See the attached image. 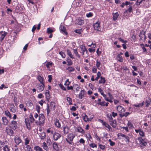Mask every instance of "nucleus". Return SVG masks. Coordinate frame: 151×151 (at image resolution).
I'll list each match as a JSON object with an SVG mask.
<instances>
[{"instance_id":"obj_33","label":"nucleus","mask_w":151,"mask_h":151,"mask_svg":"<svg viewBox=\"0 0 151 151\" xmlns=\"http://www.w3.org/2000/svg\"><path fill=\"white\" fill-rule=\"evenodd\" d=\"M7 143V142L6 141H0V148H1L3 146H4Z\"/></svg>"},{"instance_id":"obj_22","label":"nucleus","mask_w":151,"mask_h":151,"mask_svg":"<svg viewBox=\"0 0 151 151\" xmlns=\"http://www.w3.org/2000/svg\"><path fill=\"white\" fill-rule=\"evenodd\" d=\"M54 121L55 126L58 128L60 127L61 126V124L59 120L57 119H55Z\"/></svg>"},{"instance_id":"obj_13","label":"nucleus","mask_w":151,"mask_h":151,"mask_svg":"<svg viewBox=\"0 0 151 151\" xmlns=\"http://www.w3.org/2000/svg\"><path fill=\"white\" fill-rule=\"evenodd\" d=\"M110 124L114 128H116L117 125V122L115 120H112L109 121Z\"/></svg>"},{"instance_id":"obj_64","label":"nucleus","mask_w":151,"mask_h":151,"mask_svg":"<svg viewBox=\"0 0 151 151\" xmlns=\"http://www.w3.org/2000/svg\"><path fill=\"white\" fill-rule=\"evenodd\" d=\"M45 101H44L42 99L41 101H39L38 102L39 104H40L42 106L43 103H45Z\"/></svg>"},{"instance_id":"obj_35","label":"nucleus","mask_w":151,"mask_h":151,"mask_svg":"<svg viewBox=\"0 0 151 151\" xmlns=\"http://www.w3.org/2000/svg\"><path fill=\"white\" fill-rule=\"evenodd\" d=\"M117 59L120 62H122L123 60V59L122 58V56L121 55L119 54H118L116 57Z\"/></svg>"},{"instance_id":"obj_11","label":"nucleus","mask_w":151,"mask_h":151,"mask_svg":"<svg viewBox=\"0 0 151 151\" xmlns=\"http://www.w3.org/2000/svg\"><path fill=\"white\" fill-rule=\"evenodd\" d=\"M7 32L5 31H1L0 32V34L1 35L0 37V41H2L4 38L7 35Z\"/></svg>"},{"instance_id":"obj_58","label":"nucleus","mask_w":151,"mask_h":151,"mask_svg":"<svg viewBox=\"0 0 151 151\" xmlns=\"http://www.w3.org/2000/svg\"><path fill=\"white\" fill-rule=\"evenodd\" d=\"M109 141L110 143V145L111 146H113L115 145V143L114 142L112 141L111 139H109Z\"/></svg>"},{"instance_id":"obj_63","label":"nucleus","mask_w":151,"mask_h":151,"mask_svg":"<svg viewBox=\"0 0 151 151\" xmlns=\"http://www.w3.org/2000/svg\"><path fill=\"white\" fill-rule=\"evenodd\" d=\"M53 32L52 29L50 28H48L47 29V32L48 33H51Z\"/></svg>"},{"instance_id":"obj_54","label":"nucleus","mask_w":151,"mask_h":151,"mask_svg":"<svg viewBox=\"0 0 151 151\" xmlns=\"http://www.w3.org/2000/svg\"><path fill=\"white\" fill-rule=\"evenodd\" d=\"M70 82L69 81V79H67L66 80L65 83L64 85L65 86H68L70 84Z\"/></svg>"},{"instance_id":"obj_15","label":"nucleus","mask_w":151,"mask_h":151,"mask_svg":"<svg viewBox=\"0 0 151 151\" xmlns=\"http://www.w3.org/2000/svg\"><path fill=\"white\" fill-rule=\"evenodd\" d=\"M116 110L119 113H122L125 111L124 108L121 106H119L116 107Z\"/></svg>"},{"instance_id":"obj_38","label":"nucleus","mask_w":151,"mask_h":151,"mask_svg":"<svg viewBox=\"0 0 151 151\" xmlns=\"http://www.w3.org/2000/svg\"><path fill=\"white\" fill-rule=\"evenodd\" d=\"M42 147L43 149L46 151L48 150L49 148L45 142H44L43 143Z\"/></svg>"},{"instance_id":"obj_43","label":"nucleus","mask_w":151,"mask_h":151,"mask_svg":"<svg viewBox=\"0 0 151 151\" xmlns=\"http://www.w3.org/2000/svg\"><path fill=\"white\" fill-rule=\"evenodd\" d=\"M105 80L104 78L101 77V79L99 81V83H105Z\"/></svg>"},{"instance_id":"obj_7","label":"nucleus","mask_w":151,"mask_h":151,"mask_svg":"<svg viewBox=\"0 0 151 151\" xmlns=\"http://www.w3.org/2000/svg\"><path fill=\"white\" fill-rule=\"evenodd\" d=\"M100 23L99 22H97L94 24L93 27L95 30L98 31H100L101 28L100 26Z\"/></svg>"},{"instance_id":"obj_3","label":"nucleus","mask_w":151,"mask_h":151,"mask_svg":"<svg viewBox=\"0 0 151 151\" xmlns=\"http://www.w3.org/2000/svg\"><path fill=\"white\" fill-rule=\"evenodd\" d=\"M47 108L46 109L47 113V115H48L51 110H54L55 109V103L54 102H51L50 104V106L48 104H47Z\"/></svg>"},{"instance_id":"obj_23","label":"nucleus","mask_w":151,"mask_h":151,"mask_svg":"<svg viewBox=\"0 0 151 151\" xmlns=\"http://www.w3.org/2000/svg\"><path fill=\"white\" fill-rule=\"evenodd\" d=\"M84 91L83 90H82L79 93L78 97L80 99H82L84 97Z\"/></svg>"},{"instance_id":"obj_59","label":"nucleus","mask_w":151,"mask_h":151,"mask_svg":"<svg viewBox=\"0 0 151 151\" xmlns=\"http://www.w3.org/2000/svg\"><path fill=\"white\" fill-rule=\"evenodd\" d=\"M93 15V14L91 12H89L86 15V16L88 17H92Z\"/></svg>"},{"instance_id":"obj_8","label":"nucleus","mask_w":151,"mask_h":151,"mask_svg":"<svg viewBox=\"0 0 151 151\" xmlns=\"http://www.w3.org/2000/svg\"><path fill=\"white\" fill-rule=\"evenodd\" d=\"M25 123L26 126L28 130H30L31 129L30 122H29V119L28 118H25Z\"/></svg>"},{"instance_id":"obj_5","label":"nucleus","mask_w":151,"mask_h":151,"mask_svg":"<svg viewBox=\"0 0 151 151\" xmlns=\"http://www.w3.org/2000/svg\"><path fill=\"white\" fill-rule=\"evenodd\" d=\"M11 128H12V127H11L10 126L6 127V132L8 135L11 136H13V135L14 132Z\"/></svg>"},{"instance_id":"obj_52","label":"nucleus","mask_w":151,"mask_h":151,"mask_svg":"<svg viewBox=\"0 0 151 151\" xmlns=\"http://www.w3.org/2000/svg\"><path fill=\"white\" fill-rule=\"evenodd\" d=\"M143 103H139L138 104H134V105L136 107H139L140 106H142L143 105Z\"/></svg>"},{"instance_id":"obj_41","label":"nucleus","mask_w":151,"mask_h":151,"mask_svg":"<svg viewBox=\"0 0 151 151\" xmlns=\"http://www.w3.org/2000/svg\"><path fill=\"white\" fill-rule=\"evenodd\" d=\"M5 113L7 116L9 117L10 118H11V115L9 112L8 110H6L5 111Z\"/></svg>"},{"instance_id":"obj_48","label":"nucleus","mask_w":151,"mask_h":151,"mask_svg":"<svg viewBox=\"0 0 151 151\" xmlns=\"http://www.w3.org/2000/svg\"><path fill=\"white\" fill-rule=\"evenodd\" d=\"M151 100H146L145 101V105L147 107H148L150 104Z\"/></svg>"},{"instance_id":"obj_46","label":"nucleus","mask_w":151,"mask_h":151,"mask_svg":"<svg viewBox=\"0 0 151 151\" xmlns=\"http://www.w3.org/2000/svg\"><path fill=\"white\" fill-rule=\"evenodd\" d=\"M29 119H30V122L31 123H33L35 121V119L33 117V116L30 114L29 116Z\"/></svg>"},{"instance_id":"obj_42","label":"nucleus","mask_w":151,"mask_h":151,"mask_svg":"<svg viewBox=\"0 0 151 151\" xmlns=\"http://www.w3.org/2000/svg\"><path fill=\"white\" fill-rule=\"evenodd\" d=\"M45 95L46 99L48 101H49V100L50 99V93L49 91H48L47 92H46Z\"/></svg>"},{"instance_id":"obj_56","label":"nucleus","mask_w":151,"mask_h":151,"mask_svg":"<svg viewBox=\"0 0 151 151\" xmlns=\"http://www.w3.org/2000/svg\"><path fill=\"white\" fill-rule=\"evenodd\" d=\"M40 107L39 105H36V109L37 111L38 114L40 113Z\"/></svg>"},{"instance_id":"obj_26","label":"nucleus","mask_w":151,"mask_h":151,"mask_svg":"<svg viewBox=\"0 0 151 151\" xmlns=\"http://www.w3.org/2000/svg\"><path fill=\"white\" fill-rule=\"evenodd\" d=\"M37 78L39 81L42 84H44V78L40 76H39L37 77Z\"/></svg>"},{"instance_id":"obj_28","label":"nucleus","mask_w":151,"mask_h":151,"mask_svg":"<svg viewBox=\"0 0 151 151\" xmlns=\"http://www.w3.org/2000/svg\"><path fill=\"white\" fill-rule=\"evenodd\" d=\"M80 48L81 49V50L82 51V53L83 55H84V52H85L86 51L87 52V50L85 46L81 45L80 46Z\"/></svg>"},{"instance_id":"obj_60","label":"nucleus","mask_w":151,"mask_h":151,"mask_svg":"<svg viewBox=\"0 0 151 151\" xmlns=\"http://www.w3.org/2000/svg\"><path fill=\"white\" fill-rule=\"evenodd\" d=\"M89 146L92 148H94L95 147H97L96 145L94 143H91L90 144Z\"/></svg>"},{"instance_id":"obj_62","label":"nucleus","mask_w":151,"mask_h":151,"mask_svg":"<svg viewBox=\"0 0 151 151\" xmlns=\"http://www.w3.org/2000/svg\"><path fill=\"white\" fill-rule=\"evenodd\" d=\"M47 132L48 133H50L51 134H53V131L52 130H51L49 128L47 130Z\"/></svg>"},{"instance_id":"obj_24","label":"nucleus","mask_w":151,"mask_h":151,"mask_svg":"<svg viewBox=\"0 0 151 151\" xmlns=\"http://www.w3.org/2000/svg\"><path fill=\"white\" fill-rule=\"evenodd\" d=\"M53 148L56 151H58L59 150V147L58 144L56 142H54L52 145Z\"/></svg>"},{"instance_id":"obj_20","label":"nucleus","mask_w":151,"mask_h":151,"mask_svg":"<svg viewBox=\"0 0 151 151\" xmlns=\"http://www.w3.org/2000/svg\"><path fill=\"white\" fill-rule=\"evenodd\" d=\"M135 130L136 133H139V135L142 137L144 136V132L141 129H135Z\"/></svg>"},{"instance_id":"obj_25","label":"nucleus","mask_w":151,"mask_h":151,"mask_svg":"<svg viewBox=\"0 0 151 151\" xmlns=\"http://www.w3.org/2000/svg\"><path fill=\"white\" fill-rule=\"evenodd\" d=\"M2 120L3 121V124L4 125H7L8 123V121L7 120V118L6 117H3L2 118Z\"/></svg>"},{"instance_id":"obj_39","label":"nucleus","mask_w":151,"mask_h":151,"mask_svg":"<svg viewBox=\"0 0 151 151\" xmlns=\"http://www.w3.org/2000/svg\"><path fill=\"white\" fill-rule=\"evenodd\" d=\"M83 119L85 122H88L89 121H91V119H89L88 116L87 115H85L83 117Z\"/></svg>"},{"instance_id":"obj_9","label":"nucleus","mask_w":151,"mask_h":151,"mask_svg":"<svg viewBox=\"0 0 151 151\" xmlns=\"http://www.w3.org/2000/svg\"><path fill=\"white\" fill-rule=\"evenodd\" d=\"M84 23V21L82 19L79 18L76 19L75 21V23L80 25H83Z\"/></svg>"},{"instance_id":"obj_4","label":"nucleus","mask_w":151,"mask_h":151,"mask_svg":"<svg viewBox=\"0 0 151 151\" xmlns=\"http://www.w3.org/2000/svg\"><path fill=\"white\" fill-rule=\"evenodd\" d=\"M75 137V136L73 133H70L67 136V138H66V140L70 144L73 145L72 141Z\"/></svg>"},{"instance_id":"obj_50","label":"nucleus","mask_w":151,"mask_h":151,"mask_svg":"<svg viewBox=\"0 0 151 151\" xmlns=\"http://www.w3.org/2000/svg\"><path fill=\"white\" fill-rule=\"evenodd\" d=\"M29 140L28 138H26L25 139V145H27L29 143Z\"/></svg>"},{"instance_id":"obj_51","label":"nucleus","mask_w":151,"mask_h":151,"mask_svg":"<svg viewBox=\"0 0 151 151\" xmlns=\"http://www.w3.org/2000/svg\"><path fill=\"white\" fill-rule=\"evenodd\" d=\"M59 54L61 55L63 58H64L65 57V54L64 52L60 51L59 52Z\"/></svg>"},{"instance_id":"obj_61","label":"nucleus","mask_w":151,"mask_h":151,"mask_svg":"<svg viewBox=\"0 0 151 151\" xmlns=\"http://www.w3.org/2000/svg\"><path fill=\"white\" fill-rule=\"evenodd\" d=\"M143 1H144L143 0H137L136 4L137 5H139Z\"/></svg>"},{"instance_id":"obj_44","label":"nucleus","mask_w":151,"mask_h":151,"mask_svg":"<svg viewBox=\"0 0 151 151\" xmlns=\"http://www.w3.org/2000/svg\"><path fill=\"white\" fill-rule=\"evenodd\" d=\"M112 115L111 114H108L107 115V117L108 118L109 121H111V120H113V119L112 117Z\"/></svg>"},{"instance_id":"obj_12","label":"nucleus","mask_w":151,"mask_h":151,"mask_svg":"<svg viewBox=\"0 0 151 151\" xmlns=\"http://www.w3.org/2000/svg\"><path fill=\"white\" fill-rule=\"evenodd\" d=\"M14 140L17 145H19L22 142L20 137L18 136H16L14 138Z\"/></svg>"},{"instance_id":"obj_17","label":"nucleus","mask_w":151,"mask_h":151,"mask_svg":"<svg viewBox=\"0 0 151 151\" xmlns=\"http://www.w3.org/2000/svg\"><path fill=\"white\" fill-rule=\"evenodd\" d=\"M145 32H144L143 31H142L139 35L140 39L141 40L143 39L144 38V40H145L146 38V36L145 35Z\"/></svg>"},{"instance_id":"obj_10","label":"nucleus","mask_w":151,"mask_h":151,"mask_svg":"<svg viewBox=\"0 0 151 151\" xmlns=\"http://www.w3.org/2000/svg\"><path fill=\"white\" fill-rule=\"evenodd\" d=\"M61 136V134L58 132H55L53 134V139L55 141L57 140Z\"/></svg>"},{"instance_id":"obj_57","label":"nucleus","mask_w":151,"mask_h":151,"mask_svg":"<svg viewBox=\"0 0 151 151\" xmlns=\"http://www.w3.org/2000/svg\"><path fill=\"white\" fill-rule=\"evenodd\" d=\"M118 40L124 43H126L127 42V41L124 40L122 39L121 38H119Z\"/></svg>"},{"instance_id":"obj_49","label":"nucleus","mask_w":151,"mask_h":151,"mask_svg":"<svg viewBox=\"0 0 151 151\" xmlns=\"http://www.w3.org/2000/svg\"><path fill=\"white\" fill-rule=\"evenodd\" d=\"M68 63L67 65H72L73 64V62L72 60L70 59H68L67 60Z\"/></svg>"},{"instance_id":"obj_21","label":"nucleus","mask_w":151,"mask_h":151,"mask_svg":"<svg viewBox=\"0 0 151 151\" xmlns=\"http://www.w3.org/2000/svg\"><path fill=\"white\" fill-rule=\"evenodd\" d=\"M113 19L114 21H116L119 15V14L118 13V12H116L115 13H113Z\"/></svg>"},{"instance_id":"obj_27","label":"nucleus","mask_w":151,"mask_h":151,"mask_svg":"<svg viewBox=\"0 0 151 151\" xmlns=\"http://www.w3.org/2000/svg\"><path fill=\"white\" fill-rule=\"evenodd\" d=\"M73 52L76 56L78 58H81V55L78 53L77 49H73Z\"/></svg>"},{"instance_id":"obj_53","label":"nucleus","mask_w":151,"mask_h":151,"mask_svg":"<svg viewBox=\"0 0 151 151\" xmlns=\"http://www.w3.org/2000/svg\"><path fill=\"white\" fill-rule=\"evenodd\" d=\"M67 69L70 72H72L74 70V68L72 67H68Z\"/></svg>"},{"instance_id":"obj_32","label":"nucleus","mask_w":151,"mask_h":151,"mask_svg":"<svg viewBox=\"0 0 151 151\" xmlns=\"http://www.w3.org/2000/svg\"><path fill=\"white\" fill-rule=\"evenodd\" d=\"M77 131L78 132H80L82 134H84L85 132L84 130L81 128V127H79L77 128Z\"/></svg>"},{"instance_id":"obj_34","label":"nucleus","mask_w":151,"mask_h":151,"mask_svg":"<svg viewBox=\"0 0 151 151\" xmlns=\"http://www.w3.org/2000/svg\"><path fill=\"white\" fill-rule=\"evenodd\" d=\"M26 145V147L24 148L26 151H32L31 147L30 146L28 145Z\"/></svg>"},{"instance_id":"obj_47","label":"nucleus","mask_w":151,"mask_h":151,"mask_svg":"<svg viewBox=\"0 0 151 151\" xmlns=\"http://www.w3.org/2000/svg\"><path fill=\"white\" fill-rule=\"evenodd\" d=\"M98 145L100 148L103 150H104L106 147L105 145H103L100 143L98 144Z\"/></svg>"},{"instance_id":"obj_55","label":"nucleus","mask_w":151,"mask_h":151,"mask_svg":"<svg viewBox=\"0 0 151 151\" xmlns=\"http://www.w3.org/2000/svg\"><path fill=\"white\" fill-rule=\"evenodd\" d=\"M105 100L111 103L113 102V101L112 100V99H109V98L106 97V96L104 98Z\"/></svg>"},{"instance_id":"obj_6","label":"nucleus","mask_w":151,"mask_h":151,"mask_svg":"<svg viewBox=\"0 0 151 151\" xmlns=\"http://www.w3.org/2000/svg\"><path fill=\"white\" fill-rule=\"evenodd\" d=\"M138 139L139 141L140 145L142 147L146 146L147 145V142H145L140 137H138Z\"/></svg>"},{"instance_id":"obj_31","label":"nucleus","mask_w":151,"mask_h":151,"mask_svg":"<svg viewBox=\"0 0 151 151\" xmlns=\"http://www.w3.org/2000/svg\"><path fill=\"white\" fill-rule=\"evenodd\" d=\"M63 130L65 134H66L68 133L69 131L68 127L65 126L63 127Z\"/></svg>"},{"instance_id":"obj_1","label":"nucleus","mask_w":151,"mask_h":151,"mask_svg":"<svg viewBox=\"0 0 151 151\" xmlns=\"http://www.w3.org/2000/svg\"><path fill=\"white\" fill-rule=\"evenodd\" d=\"M45 117L44 115L42 114H40L38 119L36 121V123L37 125L42 126L44 124L45 122Z\"/></svg>"},{"instance_id":"obj_19","label":"nucleus","mask_w":151,"mask_h":151,"mask_svg":"<svg viewBox=\"0 0 151 151\" xmlns=\"http://www.w3.org/2000/svg\"><path fill=\"white\" fill-rule=\"evenodd\" d=\"M100 122L102 123L103 125H104L109 130L111 128V127L107 123L104 122L102 120H100Z\"/></svg>"},{"instance_id":"obj_18","label":"nucleus","mask_w":151,"mask_h":151,"mask_svg":"<svg viewBox=\"0 0 151 151\" xmlns=\"http://www.w3.org/2000/svg\"><path fill=\"white\" fill-rule=\"evenodd\" d=\"M44 84H42V85H41L39 84L37 87L38 92H39L43 91L44 89Z\"/></svg>"},{"instance_id":"obj_16","label":"nucleus","mask_w":151,"mask_h":151,"mask_svg":"<svg viewBox=\"0 0 151 151\" xmlns=\"http://www.w3.org/2000/svg\"><path fill=\"white\" fill-rule=\"evenodd\" d=\"M17 122L16 121H12L10 124V126L11 127H12V129H15L17 127Z\"/></svg>"},{"instance_id":"obj_29","label":"nucleus","mask_w":151,"mask_h":151,"mask_svg":"<svg viewBox=\"0 0 151 151\" xmlns=\"http://www.w3.org/2000/svg\"><path fill=\"white\" fill-rule=\"evenodd\" d=\"M39 136L41 139H44L46 137L45 133L44 132H41Z\"/></svg>"},{"instance_id":"obj_14","label":"nucleus","mask_w":151,"mask_h":151,"mask_svg":"<svg viewBox=\"0 0 151 151\" xmlns=\"http://www.w3.org/2000/svg\"><path fill=\"white\" fill-rule=\"evenodd\" d=\"M59 29L60 31L62 32V33H64L66 35H67V34L68 33L67 32H66V30L64 26L62 25H60L59 27Z\"/></svg>"},{"instance_id":"obj_37","label":"nucleus","mask_w":151,"mask_h":151,"mask_svg":"<svg viewBox=\"0 0 151 151\" xmlns=\"http://www.w3.org/2000/svg\"><path fill=\"white\" fill-rule=\"evenodd\" d=\"M4 151H10V149L7 145H5L3 148Z\"/></svg>"},{"instance_id":"obj_2","label":"nucleus","mask_w":151,"mask_h":151,"mask_svg":"<svg viewBox=\"0 0 151 151\" xmlns=\"http://www.w3.org/2000/svg\"><path fill=\"white\" fill-rule=\"evenodd\" d=\"M118 137L119 139H123L126 143H128L130 142L129 138L127 135H125L122 133H119L118 134Z\"/></svg>"},{"instance_id":"obj_45","label":"nucleus","mask_w":151,"mask_h":151,"mask_svg":"<svg viewBox=\"0 0 151 151\" xmlns=\"http://www.w3.org/2000/svg\"><path fill=\"white\" fill-rule=\"evenodd\" d=\"M66 100L68 102L69 105H71L72 104V99L70 97H67L66 98Z\"/></svg>"},{"instance_id":"obj_36","label":"nucleus","mask_w":151,"mask_h":151,"mask_svg":"<svg viewBox=\"0 0 151 151\" xmlns=\"http://www.w3.org/2000/svg\"><path fill=\"white\" fill-rule=\"evenodd\" d=\"M98 91L105 98L106 96V95L104 93L103 90L101 89L100 88H98Z\"/></svg>"},{"instance_id":"obj_30","label":"nucleus","mask_w":151,"mask_h":151,"mask_svg":"<svg viewBox=\"0 0 151 151\" xmlns=\"http://www.w3.org/2000/svg\"><path fill=\"white\" fill-rule=\"evenodd\" d=\"M67 52L68 55L72 59H74V57L73 55L72 54V52L69 50H67Z\"/></svg>"},{"instance_id":"obj_40","label":"nucleus","mask_w":151,"mask_h":151,"mask_svg":"<svg viewBox=\"0 0 151 151\" xmlns=\"http://www.w3.org/2000/svg\"><path fill=\"white\" fill-rule=\"evenodd\" d=\"M34 149L36 151H43L42 149L38 146L35 147Z\"/></svg>"}]
</instances>
